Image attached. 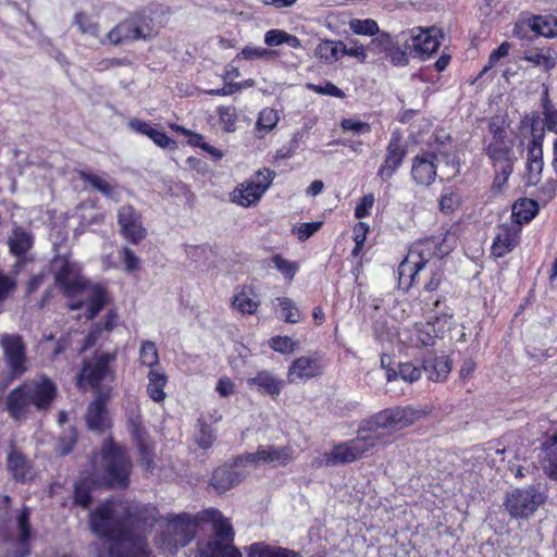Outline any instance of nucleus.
<instances>
[{
    "instance_id": "obj_1",
    "label": "nucleus",
    "mask_w": 557,
    "mask_h": 557,
    "mask_svg": "<svg viewBox=\"0 0 557 557\" xmlns=\"http://www.w3.org/2000/svg\"><path fill=\"white\" fill-rule=\"evenodd\" d=\"M429 406L392 407L363 420L355 438L338 443L314 461L315 467H335L359 460L379 443L388 444L393 432L404 430L431 413Z\"/></svg>"
},
{
    "instance_id": "obj_2",
    "label": "nucleus",
    "mask_w": 557,
    "mask_h": 557,
    "mask_svg": "<svg viewBox=\"0 0 557 557\" xmlns=\"http://www.w3.org/2000/svg\"><path fill=\"white\" fill-rule=\"evenodd\" d=\"M133 524V515L122 502L106 500L91 510V532L110 541L98 557H149L146 539L134 532Z\"/></svg>"
},
{
    "instance_id": "obj_3",
    "label": "nucleus",
    "mask_w": 557,
    "mask_h": 557,
    "mask_svg": "<svg viewBox=\"0 0 557 557\" xmlns=\"http://www.w3.org/2000/svg\"><path fill=\"white\" fill-rule=\"evenodd\" d=\"M57 395L54 382L47 375H37L10 392L7 410L11 418L21 421L27 418L32 408L39 412L48 411Z\"/></svg>"
},
{
    "instance_id": "obj_4",
    "label": "nucleus",
    "mask_w": 557,
    "mask_h": 557,
    "mask_svg": "<svg viewBox=\"0 0 557 557\" xmlns=\"http://www.w3.org/2000/svg\"><path fill=\"white\" fill-rule=\"evenodd\" d=\"M55 283L63 294L72 299L70 309L78 310L86 307V318L94 319L104 307L107 290L100 284H90L70 263H64L55 274Z\"/></svg>"
},
{
    "instance_id": "obj_5",
    "label": "nucleus",
    "mask_w": 557,
    "mask_h": 557,
    "mask_svg": "<svg viewBox=\"0 0 557 557\" xmlns=\"http://www.w3.org/2000/svg\"><path fill=\"white\" fill-rule=\"evenodd\" d=\"M207 511H216V509H207L200 512L198 516L193 517L189 513H169L160 521V527L162 529L160 535L157 537L156 542L159 548L163 553H168L173 555L180 547L186 546L194 537L196 527L199 521L210 522L212 524L213 532H215L214 523L210 519L205 518V513ZM218 539L216 533L213 534L207 542L210 540Z\"/></svg>"
},
{
    "instance_id": "obj_6",
    "label": "nucleus",
    "mask_w": 557,
    "mask_h": 557,
    "mask_svg": "<svg viewBox=\"0 0 557 557\" xmlns=\"http://www.w3.org/2000/svg\"><path fill=\"white\" fill-rule=\"evenodd\" d=\"M205 518L213 521L219 540L198 543L195 557H242L240 552L232 545L234 532L228 520L216 511H207Z\"/></svg>"
},
{
    "instance_id": "obj_7",
    "label": "nucleus",
    "mask_w": 557,
    "mask_h": 557,
    "mask_svg": "<svg viewBox=\"0 0 557 557\" xmlns=\"http://www.w3.org/2000/svg\"><path fill=\"white\" fill-rule=\"evenodd\" d=\"M157 33L158 29L150 16L134 14L115 25L100 39V44L120 46L138 39H150Z\"/></svg>"
},
{
    "instance_id": "obj_8",
    "label": "nucleus",
    "mask_w": 557,
    "mask_h": 557,
    "mask_svg": "<svg viewBox=\"0 0 557 557\" xmlns=\"http://www.w3.org/2000/svg\"><path fill=\"white\" fill-rule=\"evenodd\" d=\"M441 251L438 242L435 238H426L416 242L409 249L408 255L399 264V284L409 288L417 274L426 263Z\"/></svg>"
},
{
    "instance_id": "obj_9",
    "label": "nucleus",
    "mask_w": 557,
    "mask_h": 557,
    "mask_svg": "<svg viewBox=\"0 0 557 557\" xmlns=\"http://www.w3.org/2000/svg\"><path fill=\"white\" fill-rule=\"evenodd\" d=\"M103 480L107 485L114 488H126L129 484L132 461L125 449L109 444L102 450Z\"/></svg>"
},
{
    "instance_id": "obj_10",
    "label": "nucleus",
    "mask_w": 557,
    "mask_h": 557,
    "mask_svg": "<svg viewBox=\"0 0 557 557\" xmlns=\"http://www.w3.org/2000/svg\"><path fill=\"white\" fill-rule=\"evenodd\" d=\"M490 132L492 136L486 140L484 151L493 166L515 165L518 160L513 151L515 140L504 127L494 122L490 123Z\"/></svg>"
},
{
    "instance_id": "obj_11",
    "label": "nucleus",
    "mask_w": 557,
    "mask_h": 557,
    "mask_svg": "<svg viewBox=\"0 0 557 557\" xmlns=\"http://www.w3.org/2000/svg\"><path fill=\"white\" fill-rule=\"evenodd\" d=\"M0 347L10 377L15 380L24 375L29 369V361L23 337L20 334H2Z\"/></svg>"
},
{
    "instance_id": "obj_12",
    "label": "nucleus",
    "mask_w": 557,
    "mask_h": 557,
    "mask_svg": "<svg viewBox=\"0 0 557 557\" xmlns=\"http://www.w3.org/2000/svg\"><path fill=\"white\" fill-rule=\"evenodd\" d=\"M545 502V495L534 485L516 488L507 494L505 508L515 519H528Z\"/></svg>"
},
{
    "instance_id": "obj_13",
    "label": "nucleus",
    "mask_w": 557,
    "mask_h": 557,
    "mask_svg": "<svg viewBox=\"0 0 557 557\" xmlns=\"http://www.w3.org/2000/svg\"><path fill=\"white\" fill-rule=\"evenodd\" d=\"M275 173L270 169L258 171L255 176L242 183L231 194V200L242 207L256 205L272 184Z\"/></svg>"
},
{
    "instance_id": "obj_14",
    "label": "nucleus",
    "mask_w": 557,
    "mask_h": 557,
    "mask_svg": "<svg viewBox=\"0 0 557 557\" xmlns=\"http://www.w3.org/2000/svg\"><path fill=\"white\" fill-rule=\"evenodd\" d=\"M450 327V319L446 315L437 317L433 322L414 323L412 327L405 330L404 342L412 347L433 346L436 338L441 337Z\"/></svg>"
},
{
    "instance_id": "obj_15",
    "label": "nucleus",
    "mask_w": 557,
    "mask_h": 557,
    "mask_svg": "<svg viewBox=\"0 0 557 557\" xmlns=\"http://www.w3.org/2000/svg\"><path fill=\"white\" fill-rule=\"evenodd\" d=\"M294 458V450L289 446H261L256 453H247L235 458L236 467L269 463L273 467L285 466Z\"/></svg>"
},
{
    "instance_id": "obj_16",
    "label": "nucleus",
    "mask_w": 557,
    "mask_h": 557,
    "mask_svg": "<svg viewBox=\"0 0 557 557\" xmlns=\"http://www.w3.org/2000/svg\"><path fill=\"white\" fill-rule=\"evenodd\" d=\"M443 37L442 29L431 27L428 29L417 28L410 30V41L406 39V46L413 58H425L432 55L440 47V38Z\"/></svg>"
},
{
    "instance_id": "obj_17",
    "label": "nucleus",
    "mask_w": 557,
    "mask_h": 557,
    "mask_svg": "<svg viewBox=\"0 0 557 557\" xmlns=\"http://www.w3.org/2000/svg\"><path fill=\"white\" fill-rule=\"evenodd\" d=\"M115 358L113 354H101L85 362L79 373V384L87 383L92 387H99L100 383L112 380L113 374L109 363Z\"/></svg>"
},
{
    "instance_id": "obj_18",
    "label": "nucleus",
    "mask_w": 557,
    "mask_h": 557,
    "mask_svg": "<svg viewBox=\"0 0 557 557\" xmlns=\"http://www.w3.org/2000/svg\"><path fill=\"white\" fill-rule=\"evenodd\" d=\"M117 224L121 234L132 244H138L147 236L141 214L132 206H123L119 209Z\"/></svg>"
},
{
    "instance_id": "obj_19",
    "label": "nucleus",
    "mask_w": 557,
    "mask_h": 557,
    "mask_svg": "<svg viewBox=\"0 0 557 557\" xmlns=\"http://www.w3.org/2000/svg\"><path fill=\"white\" fill-rule=\"evenodd\" d=\"M322 373L321 358L318 354H313L296 358L290 363L286 376L287 381L293 384L317 377Z\"/></svg>"
},
{
    "instance_id": "obj_20",
    "label": "nucleus",
    "mask_w": 557,
    "mask_h": 557,
    "mask_svg": "<svg viewBox=\"0 0 557 557\" xmlns=\"http://www.w3.org/2000/svg\"><path fill=\"white\" fill-rule=\"evenodd\" d=\"M110 399V388L98 389L94 401L86 413V422L89 429L102 432L109 426L107 403Z\"/></svg>"
},
{
    "instance_id": "obj_21",
    "label": "nucleus",
    "mask_w": 557,
    "mask_h": 557,
    "mask_svg": "<svg viewBox=\"0 0 557 557\" xmlns=\"http://www.w3.org/2000/svg\"><path fill=\"white\" fill-rule=\"evenodd\" d=\"M243 467L235 466V459L231 465H224L214 470L211 478V486L218 493H224L239 484L248 474Z\"/></svg>"
},
{
    "instance_id": "obj_22",
    "label": "nucleus",
    "mask_w": 557,
    "mask_h": 557,
    "mask_svg": "<svg viewBox=\"0 0 557 557\" xmlns=\"http://www.w3.org/2000/svg\"><path fill=\"white\" fill-rule=\"evenodd\" d=\"M440 159L433 152H424L414 158L412 177L420 185H430L436 176Z\"/></svg>"
},
{
    "instance_id": "obj_23",
    "label": "nucleus",
    "mask_w": 557,
    "mask_h": 557,
    "mask_svg": "<svg viewBox=\"0 0 557 557\" xmlns=\"http://www.w3.org/2000/svg\"><path fill=\"white\" fill-rule=\"evenodd\" d=\"M406 156V150L401 146L400 137L393 135L386 149V157L377 171V175L383 180H389L397 169L401 165Z\"/></svg>"
},
{
    "instance_id": "obj_24",
    "label": "nucleus",
    "mask_w": 557,
    "mask_h": 557,
    "mask_svg": "<svg viewBox=\"0 0 557 557\" xmlns=\"http://www.w3.org/2000/svg\"><path fill=\"white\" fill-rule=\"evenodd\" d=\"M543 148L539 139H532L528 144L527 157V184L535 186L541 181L543 172Z\"/></svg>"
},
{
    "instance_id": "obj_25",
    "label": "nucleus",
    "mask_w": 557,
    "mask_h": 557,
    "mask_svg": "<svg viewBox=\"0 0 557 557\" xmlns=\"http://www.w3.org/2000/svg\"><path fill=\"white\" fill-rule=\"evenodd\" d=\"M521 228L518 225H502L494 238L492 245V255L502 258L510 252L519 243V233Z\"/></svg>"
},
{
    "instance_id": "obj_26",
    "label": "nucleus",
    "mask_w": 557,
    "mask_h": 557,
    "mask_svg": "<svg viewBox=\"0 0 557 557\" xmlns=\"http://www.w3.org/2000/svg\"><path fill=\"white\" fill-rule=\"evenodd\" d=\"M250 388H256L259 393L267 394L276 398L284 386L283 380L268 370L258 371L257 374L247 380Z\"/></svg>"
},
{
    "instance_id": "obj_27",
    "label": "nucleus",
    "mask_w": 557,
    "mask_h": 557,
    "mask_svg": "<svg viewBox=\"0 0 557 557\" xmlns=\"http://www.w3.org/2000/svg\"><path fill=\"white\" fill-rule=\"evenodd\" d=\"M423 372L433 382H443L451 371V362L446 356L428 357L422 363Z\"/></svg>"
},
{
    "instance_id": "obj_28",
    "label": "nucleus",
    "mask_w": 557,
    "mask_h": 557,
    "mask_svg": "<svg viewBox=\"0 0 557 557\" xmlns=\"http://www.w3.org/2000/svg\"><path fill=\"white\" fill-rule=\"evenodd\" d=\"M8 469L16 481L25 482L34 476L30 461L15 447L8 456Z\"/></svg>"
},
{
    "instance_id": "obj_29",
    "label": "nucleus",
    "mask_w": 557,
    "mask_h": 557,
    "mask_svg": "<svg viewBox=\"0 0 557 557\" xmlns=\"http://www.w3.org/2000/svg\"><path fill=\"white\" fill-rule=\"evenodd\" d=\"M128 126L140 134H144L151 138L154 144L162 148H169L174 149L175 148V141L171 139L161 129L152 127L149 123L141 121V120H131L128 122Z\"/></svg>"
},
{
    "instance_id": "obj_30",
    "label": "nucleus",
    "mask_w": 557,
    "mask_h": 557,
    "mask_svg": "<svg viewBox=\"0 0 557 557\" xmlns=\"http://www.w3.org/2000/svg\"><path fill=\"white\" fill-rule=\"evenodd\" d=\"M248 557H301L288 548L269 545L264 542L253 543L248 547Z\"/></svg>"
},
{
    "instance_id": "obj_31",
    "label": "nucleus",
    "mask_w": 557,
    "mask_h": 557,
    "mask_svg": "<svg viewBox=\"0 0 557 557\" xmlns=\"http://www.w3.org/2000/svg\"><path fill=\"white\" fill-rule=\"evenodd\" d=\"M20 531L18 548L14 553H7L8 557H24L28 555V540L30 534L29 510L24 508L17 518Z\"/></svg>"
},
{
    "instance_id": "obj_32",
    "label": "nucleus",
    "mask_w": 557,
    "mask_h": 557,
    "mask_svg": "<svg viewBox=\"0 0 557 557\" xmlns=\"http://www.w3.org/2000/svg\"><path fill=\"white\" fill-rule=\"evenodd\" d=\"M539 212L537 201L530 198L518 199L512 205V218L516 221V225L522 223H529Z\"/></svg>"
},
{
    "instance_id": "obj_33",
    "label": "nucleus",
    "mask_w": 557,
    "mask_h": 557,
    "mask_svg": "<svg viewBox=\"0 0 557 557\" xmlns=\"http://www.w3.org/2000/svg\"><path fill=\"white\" fill-rule=\"evenodd\" d=\"M315 58L326 64H332L342 58V41L322 40L315 48Z\"/></svg>"
},
{
    "instance_id": "obj_34",
    "label": "nucleus",
    "mask_w": 557,
    "mask_h": 557,
    "mask_svg": "<svg viewBox=\"0 0 557 557\" xmlns=\"http://www.w3.org/2000/svg\"><path fill=\"white\" fill-rule=\"evenodd\" d=\"M168 376L164 372L159 370H150L148 373V385L147 393L149 397L161 403L165 398L164 386L166 385Z\"/></svg>"
},
{
    "instance_id": "obj_35",
    "label": "nucleus",
    "mask_w": 557,
    "mask_h": 557,
    "mask_svg": "<svg viewBox=\"0 0 557 557\" xmlns=\"http://www.w3.org/2000/svg\"><path fill=\"white\" fill-rule=\"evenodd\" d=\"M33 245L32 235L21 227H16L9 238L10 250L15 256L25 255Z\"/></svg>"
},
{
    "instance_id": "obj_36",
    "label": "nucleus",
    "mask_w": 557,
    "mask_h": 557,
    "mask_svg": "<svg viewBox=\"0 0 557 557\" xmlns=\"http://www.w3.org/2000/svg\"><path fill=\"white\" fill-rule=\"evenodd\" d=\"M233 307L242 313L253 314L257 312L260 302L251 289H243L233 299Z\"/></svg>"
},
{
    "instance_id": "obj_37",
    "label": "nucleus",
    "mask_w": 557,
    "mask_h": 557,
    "mask_svg": "<svg viewBox=\"0 0 557 557\" xmlns=\"http://www.w3.org/2000/svg\"><path fill=\"white\" fill-rule=\"evenodd\" d=\"M79 178L88 183L94 189L102 195L112 198L114 194V186L103 176L97 175L91 172H79Z\"/></svg>"
},
{
    "instance_id": "obj_38",
    "label": "nucleus",
    "mask_w": 557,
    "mask_h": 557,
    "mask_svg": "<svg viewBox=\"0 0 557 557\" xmlns=\"http://www.w3.org/2000/svg\"><path fill=\"white\" fill-rule=\"evenodd\" d=\"M73 23L77 26L81 34L101 39L99 23L94 21L87 13H75Z\"/></svg>"
},
{
    "instance_id": "obj_39",
    "label": "nucleus",
    "mask_w": 557,
    "mask_h": 557,
    "mask_svg": "<svg viewBox=\"0 0 557 557\" xmlns=\"http://www.w3.org/2000/svg\"><path fill=\"white\" fill-rule=\"evenodd\" d=\"M280 121L278 112L272 108L263 109L258 116L256 128L259 136L262 137L271 132L277 125Z\"/></svg>"
},
{
    "instance_id": "obj_40",
    "label": "nucleus",
    "mask_w": 557,
    "mask_h": 557,
    "mask_svg": "<svg viewBox=\"0 0 557 557\" xmlns=\"http://www.w3.org/2000/svg\"><path fill=\"white\" fill-rule=\"evenodd\" d=\"M421 369L413 366L412 363L406 362L399 366L398 371L388 370L387 380L392 381L398 376L408 383H413L421 377Z\"/></svg>"
},
{
    "instance_id": "obj_41",
    "label": "nucleus",
    "mask_w": 557,
    "mask_h": 557,
    "mask_svg": "<svg viewBox=\"0 0 557 557\" xmlns=\"http://www.w3.org/2000/svg\"><path fill=\"white\" fill-rule=\"evenodd\" d=\"M139 362L141 366L148 367L151 370L159 363V354L157 346L151 341H143L139 347Z\"/></svg>"
},
{
    "instance_id": "obj_42",
    "label": "nucleus",
    "mask_w": 557,
    "mask_h": 557,
    "mask_svg": "<svg viewBox=\"0 0 557 557\" xmlns=\"http://www.w3.org/2000/svg\"><path fill=\"white\" fill-rule=\"evenodd\" d=\"M528 25L536 35L554 37L557 33V23L552 24L548 18L534 16L528 21Z\"/></svg>"
},
{
    "instance_id": "obj_43",
    "label": "nucleus",
    "mask_w": 557,
    "mask_h": 557,
    "mask_svg": "<svg viewBox=\"0 0 557 557\" xmlns=\"http://www.w3.org/2000/svg\"><path fill=\"white\" fill-rule=\"evenodd\" d=\"M276 301L282 311L281 317L285 322L297 323L299 321V310L290 298L280 297Z\"/></svg>"
},
{
    "instance_id": "obj_44",
    "label": "nucleus",
    "mask_w": 557,
    "mask_h": 557,
    "mask_svg": "<svg viewBox=\"0 0 557 557\" xmlns=\"http://www.w3.org/2000/svg\"><path fill=\"white\" fill-rule=\"evenodd\" d=\"M129 430L138 448L148 447L152 445L150 437L147 431L143 428L138 417L132 418L129 420Z\"/></svg>"
},
{
    "instance_id": "obj_45",
    "label": "nucleus",
    "mask_w": 557,
    "mask_h": 557,
    "mask_svg": "<svg viewBox=\"0 0 557 557\" xmlns=\"http://www.w3.org/2000/svg\"><path fill=\"white\" fill-rule=\"evenodd\" d=\"M393 38L387 33H377V36L371 40L368 50L375 54L388 53L394 47Z\"/></svg>"
},
{
    "instance_id": "obj_46",
    "label": "nucleus",
    "mask_w": 557,
    "mask_h": 557,
    "mask_svg": "<svg viewBox=\"0 0 557 557\" xmlns=\"http://www.w3.org/2000/svg\"><path fill=\"white\" fill-rule=\"evenodd\" d=\"M350 29L357 35L373 36L379 33V25L373 20L354 18L349 22Z\"/></svg>"
},
{
    "instance_id": "obj_47",
    "label": "nucleus",
    "mask_w": 557,
    "mask_h": 557,
    "mask_svg": "<svg viewBox=\"0 0 557 557\" xmlns=\"http://www.w3.org/2000/svg\"><path fill=\"white\" fill-rule=\"evenodd\" d=\"M494 168V180L492 184V190L494 193H502L507 184L509 176L513 172V165L507 166H493Z\"/></svg>"
},
{
    "instance_id": "obj_48",
    "label": "nucleus",
    "mask_w": 557,
    "mask_h": 557,
    "mask_svg": "<svg viewBox=\"0 0 557 557\" xmlns=\"http://www.w3.org/2000/svg\"><path fill=\"white\" fill-rule=\"evenodd\" d=\"M544 469L550 478L557 480V438L546 446V463Z\"/></svg>"
},
{
    "instance_id": "obj_49",
    "label": "nucleus",
    "mask_w": 557,
    "mask_h": 557,
    "mask_svg": "<svg viewBox=\"0 0 557 557\" xmlns=\"http://www.w3.org/2000/svg\"><path fill=\"white\" fill-rule=\"evenodd\" d=\"M270 347L281 354H292L296 350L297 343L288 336L272 337L269 342Z\"/></svg>"
},
{
    "instance_id": "obj_50",
    "label": "nucleus",
    "mask_w": 557,
    "mask_h": 557,
    "mask_svg": "<svg viewBox=\"0 0 557 557\" xmlns=\"http://www.w3.org/2000/svg\"><path fill=\"white\" fill-rule=\"evenodd\" d=\"M460 206V197L453 190L444 193L440 199V210L445 214H450Z\"/></svg>"
},
{
    "instance_id": "obj_51",
    "label": "nucleus",
    "mask_w": 557,
    "mask_h": 557,
    "mask_svg": "<svg viewBox=\"0 0 557 557\" xmlns=\"http://www.w3.org/2000/svg\"><path fill=\"white\" fill-rule=\"evenodd\" d=\"M274 267L288 280L292 281L298 270L296 263L284 259L280 255H275L272 258Z\"/></svg>"
},
{
    "instance_id": "obj_52",
    "label": "nucleus",
    "mask_w": 557,
    "mask_h": 557,
    "mask_svg": "<svg viewBox=\"0 0 557 557\" xmlns=\"http://www.w3.org/2000/svg\"><path fill=\"white\" fill-rule=\"evenodd\" d=\"M510 49V44L505 41L500 44V46L493 50L488 57L487 64L482 69L479 73V77H482L490 69H492L502 58L508 55Z\"/></svg>"
},
{
    "instance_id": "obj_53",
    "label": "nucleus",
    "mask_w": 557,
    "mask_h": 557,
    "mask_svg": "<svg viewBox=\"0 0 557 557\" xmlns=\"http://www.w3.org/2000/svg\"><path fill=\"white\" fill-rule=\"evenodd\" d=\"M322 226V222L301 223L293 227V233L296 234L300 242H305L317 233Z\"/></svg>"
},
{
    "instance_id": "obj_54",
    "label": "nucleus",
    "mask_w": 557,
    "mask_h": 557,
    "mask_svg": "<svg viewBox=\"0 0 557 557\" xmlns=\"http://www.w3.org/2000/svg\"><path fill=\"white\" fill-rule=\"evenodd\" d=\"M341 127L343 131L351 132L354 134H366L370 133L371 131L369 123L356 119H343L341 121Z\"/></svg>"
},
{
    "instance_id": "obj_55",
    "label": "nucleus",
    "mask_w": 557,
    "mask_h": 557,
    "mask_svg": "<svg viewBox=\"0 0 557 557\" xmlns=\"http://www.w3.org/2000/svg\"><path fill=\"white\" fill-rule=\"evenodd\" d=\"M527 61L534 63L535 65L543 66L545 70H549L555 66V60L547 54L542 52L533 51L525 55Z\"/></svg>"
},
{
    "instance_id": "obj_56",
    "label": "nucleus",
    "mask_w": 557,
    "mask_h": 557,
    "mask_svg": "<svg viewBox=\"0 0 557 557\" xmlns=\"http://www.w3.org/2000/svg\"><path fill=\"white\" fill-rule=\"evenodd\" d=\"M218 112L225 129L227 132H233L235 129L236 122L235 109L232 107H221L219 108Z\"/></svg>"
},
{
    "instance_id": "obj_57",
    "label": "nucleus",
    "mask_w": 557,
    "mask_h": 557,
    "mask_svg": "<svg viewBox=\"0 0 557 557\" xmlns=\"http://www.w3.org/2000/svg\"><path fill=\"white\" fill-rule=\"evenodd\" d=\"M16 281L0 272V302L4 301L15 289Z\"/></svg>"
},
{
    "instance_id": "obj_58",
    "label": "nucleus",
    "mask_w": 557,
    "mask_h": 557,
    "mask_svg": "<svg viewBox=\"0 0 557 557\" xmlns=\"http://www.w3.org/2000/svg\"><path fill=\"white\" fill-rule=\"evenodd\" d=\"M139 457L138 462L139 466L145 471H152L154 468V460H153V445H150L148 447L138 448Z\"/></svg>"
},
{
    "instance_id": "obj_59",
    "label": "nucleus",
    "mask_w": 557,
    "mask_h": 557,
    "mask_svg": "<svg viewBox=\"0 0 557 557\" xmlns=\"http://www.w3.org/2000/svg\"><path fill=\"white\" fill-rule=\"evenodd\" d=\"M545 98H547V92H545ZM544 120L545 126L549 132L557 134V110H554L549 104L547 99L544 101Z\"/></svg>"
},
{
    "instance_id": "obj_60",
    "label": "nucleus",
    "mask_w": 557,
    "mask_h": 557,
    "mask_svg": "<svg viewBox=\"0 0 557 557\" xmlns=\"http://www.w3.org/2000/svg\"><path fill=\"white\" fill-rule=\"evenodd\" d=\"M274 52L261 47H245L242 52L240 57L245 60H255V59H262L267 58L269 55H272Z\"/></svg>"
},
{
    "instance_id": "obj_61",
    "label": "nucleus",
    "mask_w": 557,
    "mask_h": 557,
    "mask_svg": "<svg viewBox=\"0 0 557 557\" xmlns=\"http://www.w3.org/2000/svg\"><path fill=\"white\" fill-rule=\"evenodd\" d=\"M309 88L321 95H329L339 99L345 97V92L334 84L327 82L325 85H309Z\"/></svg>"
},
{
    "instance_id": "obj_62",
    "label": "nucleus",
    "mask_w": 557,
    "mask_h": 557,
    "mask_svg": "<svg viewBox=\"0 0 557 557\" xmlns=\"http://www.w3.org/2000/svg\"><path fill=\"white\" fill-rule=\"evenodd\" d=\"M373 205H374V196L372 194L366 195L364 197H362L360 202L357 205V207L355 209V216L357 219H362V218L369 215L370 210L373 207Z\"/></svg>"
},
{
    "instance_id": "obj_63",
    "label": "nucleus",
    "mask_w": 557,
    "mask_h": 557,
    "mask_svg": "<svg viewBox=\"0 0 557 557\" xmlns=\"http://www.w3.org/2000/svg\"><path fill=\"white\" fill-rule=\"evenodd\" d=\"M121 253L123 256L126 272H135L139 268V258L127 247H124Z\"/></svg>"
},
{
    "instance_id": "obj_64",
    "label": "nucleus",
    "mask_w": 557,
    "mask_h": 557,
    "mask_svg": "<svg viewBox=\"0 0 557 557\" xmlns=\"http://www.w3.org/2000/svg\"><path fill=\"white\" fill-rule=\"evenodd\" d=\"M75 502L83 506L88 507L90 504L89 487L85 482L77 483L75 485Z\"/></svg>"
}]
</instances>
